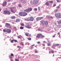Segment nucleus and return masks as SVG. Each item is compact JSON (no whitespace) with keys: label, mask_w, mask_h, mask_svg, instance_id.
Segmentation results:
<instances>
[{"label":"nucleus","mask_w":61,"mask_h":61,"mask_svg":"<svg viewBox=\"0 0 61 61\" xmlns=\"http://www.w3.org/2000/svg\"><path fill=\"white\" fill-rule=\"evenodd\" d=\"M42 45L43 46H45V44H42Z\"/></svg>","instance_id":"nucleus-43"},{"label":"nucleus","mask_w":61,"mask_h":61,"mask_svg":"<svg viewBox=\"0 0 61 61\" xmlns=\"http://www.w3.org/2000/svg\"><path fill=\"white\" fill-rule=\"evenodd\" d=\"M60 34V33L59 32L58 33V35H59V34Z\"/></svg>","instance_id":"nucleus-57"},{"label":"nucleus","mask_w":61,"mask_h":61,"mask_svg":"<svg viewBox=\"0 0 61 61\" xmlns=\"http://www.w3.org/2000/svg\"><path fill=\"white\" fill-rule=\"evenodd\" d=\"M43 43H46V41H44L43 42Z\"/></svg>","instance_id":"nucleus-49"},{"label":"nucleus","mask_w":61,"mask_h":61,"mask_svg":"<svg viewBox=\"0 0 61 61\" xmlns=\"http://www.w3.org/2000/svg\"><path fill=\"white\" fill-rule=\"evenodd\" d=\"M1 9H0V12L1 11Z\"/></svg>","instance_id":"nucleus-59"},{"label":"nucleus","mask_w":61,"mask_h":61,"mask_svg":"<svg viewBox=\"0 0 61 61\" xmlns=\"http://www.w3.org/2000/svg\"><path fill=\"white\" fill-rule=\"evenodd\" d=\"M48 46H51V45H50V43H48L47 44Z\"/></svg>","instance_id":"nucleus-22"},{"label":"nucleus","mask_w":61,"mask_h":61,"mask_svg":"<svg viewBox=\"0 0 61 61\" xmlns=\"http://www.w3.org/2000/svg\"><path fill=\"white\" fill-rule=\"evenodd\" d=\"M34 10H35V11H36L37 10V9L36 8H35L34 9Z\"/></svg>","instance_id":"nucleus-33"},{"label":"nucleus","mask_w":61,"mask_h":61,"mask_svg":"<svg viewBox=\"0 0 61 61\" xmlns=\"http://www.w3.org/2000/svg\"><path fill=\"white\" fill-rule=\"evenodd\" d=\"M14 42H17V40H14Z\"/></svg>","instance_id":"nucleus-41"},{"label":"nucleus","mask_w":61,"mask_h":61,"mask_svg":"<svg viewBox=\"0 0 61 61\" xmlns=\"http://www.w3.org/2000/svg\"><path fill=\"white\" fill-rule=\"evenodd\" d=\"M56 6V4H54L53 5V7H55V6Z\"/></svg>","instance_id":"nucleus-42"},{"label":"nucleus","mask_w":61,"mask_h":61,"mask_svg":"<svg viewBox=\"0 0 61 61\" xmlns=\"http://www.w3.org/2000/svg\"><path fill=\"white\" fill-rule=\"evenodd\" d=\"M11 30L9 29H6V32L10 34V33H11Z\"/></svg>","instance_id":"nucleus-7"},{"label":"nucleus","mask_w":61,"mask_h":61,"mask_svg":"<svg viewBox=\"0 0 61 61\" xmlns=\"http://www.w3.org/2000/svg\"><path fill=\"white\" fill-rule=\"evenodd\" d=\"M9 57H10V58H12V57H11V56H9Z\"/></svg>","instance_id":"nucleus-54"},{"label":"nucleus","mask_w":61,"mask_h":61,"mask_svg":"<svg viewBox=\"0 0 61 61\" xmlns=\"http://www.w3.org/2000/svg\"><path fill=\"white\" fill-rule=\"evenodd\" d=\"M33 3V4H34L35 5H36V4H38V0H34Z\"/></svg>","instance_id":"nucleus-5"},{"label":"nucleus","mask_w":61,"mask_h":61,"mask_svg":"<svg viewBox=\"0 0 61 61\" xmlns=\"http://www.w3.org/2000/svg\"><path fill=\"white\" fill-rule=\"evenodd\" d=\"M7 26H10V24L8 23H6L5 24Z\"/></svg>","instance_id":"nucleus-16"},{"label":"nucleus","mask_w":61,"mask_h":61,"mask_svg":"<svg viewBox=\"0 0 61 61\" xmlns=\"http://www.w3.org/2000/svg\"><path fill=\"white\" fill-rule=\"evenodd\" d=\"M55 15L56 18H61V14L60 13L55 14Z\"/></svg>","instance_id":"nucleus-1"},{"label":"nucleus","mask_w":61,"mask_h":61,"mask_svg":"<svg viewBox=\"0 0 61 61\" xmlns=\"http://www.w3.org/2000/svg\"><path fill=\"white\" fill-rule=\"evenodd\" d=\"M20 21V20L19 19H17L16 20V22H18Z\"/></svg>","instance_id":"nucleus-24"},{"label":"nucleus","mask_w":61,"mask_h":61,"mask_svg":"<svg viewBox=\"0 0 61 61\" xmlns=\"http://www.w3.org/2000/svg\"><path fill=\"white\" fill-rule=\"evenodd\" d=\"M35 45L34 44H33L31 46H34Z\"/></svg>","instance_id":"nucleus-52"},{"label":"nucleus","mask_w":61,"mask_h":61,"mask_svg":"<svg viewBox=\"0 0 61 61\" xmlns=\"http://www.w3.org/2000/svg\"><path fill=\"white\" fill-rule=\"evenodd\" d=\"M55 36H55V35H53L52 37L53 38L55 37Z\"/></svg>","instance_id":"nucleus-44"},{"label":"nucleus","mask_w":61,"mask_h":61,"mask_svg":"<svg viewBox=\"0 0 61 61\" xmlns=\"http://www.w3.org/2000/svg\"><path fill=\"white\" fill-rule=\"evenodd\" d=\"M10 11H11L12 12H14V11H13V10H12V9L11 8H10Z\"/></svg>","instance_id":"nucleus-18"},{"label":"nucleus","mask_w":61,"mask_h":61,"mask_svg":"<svg viewBox=\"0 0 61 61\" xmlns=\"http://www.w3.org/2000/svg\"><path fill=\"white\" fill-rule=\"evenodd\" d=\"M26 20L27 21H30V19H29L28 18H27V19H26Z\"/></svg>","instance_id":"nucleus-26"},{"label":"nucleus","mask_w":61,"mask_h":61,"mask_svg":"<svg viewBox=\"0 0 61 61\" xmlns=\"http://www.w3.org/2000/svg\"><path fill=\"white\" fill-rule=\"evenodd\" d=\"M20 29H23L24 28V27H20Z\"/></svg>","instance_id":"nucleus-28"},{"label":"nucleus","mask_w":61,"mask_h":61,"mask_svg":"<svg viewBox=\"0 0 61 61\" xmlns=\"http://www.w3.org/2000/svg\"><path fill=\"white\" fill-rule=\"evenodd\" d=\"M14 40H11V41H10V42L12 43H14Z\"/></svg>","instance_id":"nucleus-30"},{"label":"nucleus","mask_w":61,"mask_h":61,"mask_svg":"<svg viewBox=\"0 0 61 61\" xmlns=\"http://www.w3.org/2000/svg\"><path fill=\"white\" fill-rule=\"evenodd\" d=\"M54 56V55H53V56Z\"/></svg>","instance_id":"nucleus-63"},{"label":"nucleus","mask_w":61,"mask_h":61,"mask_svg":"<svg viewBox=\"0 0 61 61\" xmlns=\"http://www.w3.org/2000/svg\"><path fill=\"white\" fill-rule=\"evenodd\" d=\"M58 24H61V20H60L58 22Z\"/></svg>","instance_id":"nucleus-21"},{"label":"nucleus","mask_w":61,"mask_h":61,"mask_svg":"<svg viewBox=\"0 0 61 61\" xmlns=\"http://www.w3.org/2000/svg\"><path fill=\"white\" fill-rule=\"evenodd\" d=\"M49 2L50 3H51V4L53 3V1H49Z\"/></svg>","instance_id":"nucleus-20"},{"label":"nucleus","mask_w":61,"mask_h":61,"mask_svg":"<svg viewBox=\"0 0 61 61\" xmlns=\"http://www.w3.org/2000/svg\"><path fill=\"white\" fill-rule=\"evenodd\" d=\"M60 45V44H55V46H59V45Z\"/></svg>","instance_id":"nucleus-31"},{"label":"nucleus","mask_w":61,"mask_h":61,"mask_svg":"<svg viewBox=\"0 0 61 61\" xmlns=\"http://www.w3.org/2000/svg\"><path fill=\"white\" fill-rule=\"evenodd\" d=\"M37 43L38 44H40V42L39 41H38V42H37Z\"/></svg>","instance_id":"nucleus-45"},{"label":"nucleus","mask_w":61,"mask_h":61,"mask_svg":"<svg viewBox=\"0 0 61 61\" xmlns=\"http://www.w3.org/2000/svg\"><path fill=\"white\" fill-rule=\"evenodd\" d=\"M20 25L21 26H24V23H22Z\"/></svg>","instance_id":"nucleus-27"},{"label":"nucleus","mask_w":61,"mask_h":61,"mask_svg":"<svg viewBox=\"0 0 61 61\" xmlns=\"http://www.w3.org/2000/svg\"><path fill=\"white\" fill-rule=\"evenodd\" d=\"M15 61H19V60L17 59H15Z\"/></svg>","instance_id":"nucleus-37"},{"label":"nucleus","mask_w":61,"mask_h":61,"mask_svg":"<svg viewBox=\"0 0 61 61\" xmlns=\"http://www.w3.org/2000/svg\"><path fill=\"white\" fill-rule=\"evenodd\" d=\"M18 6H19L20 7H22V5H21V4H20L19 5H18Z\"/></svg>","instance_id":"nucleus-34"},{"label":"nucleus","mask_w":61,"mask_h":61,"mask_svg":"<svg viewBox=\"0 0 61 61\" xmlns=\"http://www.w3.org/2000/svg\"><path fill=\"white\" fill-rule=\"evenodd\" d=\"M4 12L5 14H6L8 15H10V14H11V12H10V11L8 10H5L4 11Z\"/></svg>","instance_id":"nucleus-4"},{"label":"nucleus","mask_w":61,"mask_h":61,"mask_svg":"<svg viewBox=\"0 0 61 61\" xmlns=\"http://www.w3.org/2000/svg\"><path fill=\"white\" fill-rule=\"evenodd\" d=\"M41 34H38L36 36V37H37V38H41Z\"/></svg>","instance_id":"nucleus-9"},{"label":"nucleus","mask_w":61,"mask_h":61,"mask_svg":"<svg viewBox=\"0 0 61 61\" xmlns=\"http://www.w3.org/2000/svg\"><path fill=\"white\" fill-rule=\"evenodd\" d=\"M57 8H60V6H59L57 7Z\"/></svg>","instance_id":"nucleus-46"},{"label":"nucleus","mask_w":61,"mask_h":61,"mask_svg":"<svg viewBox=\"0 0 61 61\" xmlns=\"http://www.w3.org/2000/svg\"><path fill=\"white\" fill-rule=\"evenodd\" d=\"M29 35V33L26 32L25 33V35L26 36H28Z\"/></svg>","instance_id":"nucleus-15"},{"label":"nucleus","mask_w":61,"mask_h":61,"mask_svg":"<svg viewBox=\"0 0 61 61\" xmlns=\"http://www.w3.org/2000/svg\"><path fill=\"white\" fill-rule=\"evenodd\" d=\"M51 18V19H53V17L51 16V17H50V18Z\"/></svg>","instance_id":"nucleus-36"},{"label":"nucleus","mask_w":61,"mask_h":61,"mask_svg":"<svg viewBox=\"0 0 61 61\" xmlns=\"http://www.w3.org/2000/svg\"><path fill=\"white\" fill-rule=\"evenodd\" d=\"M34 17L32 16H31L30 17V21H34Z\"/></svg>","instance_id":"nucleus-10"},{"label":"nucleus","mask_w":61,"mask_h":61,"mask_svg":"<svg viewBox=\"0 0 61 61\" xmlns=\"http://www.w3.org/2000/svg\"><path fill=\"white\" fill-rule=\"evenodd\" d=\"M43 19V17H38L36 18V20L37 21H38L39 20H41V19Z\"/></svg>","instance_id":"nucleus-8"},{"label":"nucleus","mask_w":61,"mask_h":61,"mask_svg":"<svg viewBox=\"0 0 61 61\" xmlns=\"http://www.w3.org/2000/svg\"><path fill=\"white\" fill-rule=\"evenodd\" d=\"M58 26V28H59L61 27V25H59Z\"/></svg>","instance_id":"nucleus-35"},{"label":"nucleus","mask_w":61,"mask_h":61,"mask_svg":"<svg viewBox=\"0 0 61 61\" xmlns=\"http://www.w3.org/2000/svg\"><path fill=\"white\" fill-rule=\"evenodd\" d=\"M25 27H26L27 28H28V29H31V28H32V27L31 26V25L28 24L26 25Z\"/></svg>","instance_id":"nucleus-6"},{"label":"nucleus","mask_w":61,"mask_h":61,"mask_svg":"<svg viewBox=\"0 0 61 61\" xmlns=\"http://www.w3.org/2000/svg\"><path fill=\"white\" fill-rule=\"evenodd\" d=\"M11 56H14V54H11Z\"/></svg>","instance_id":"nucleus-38"},{"label":"nucleus","mask_w":61,"mask_h":61,"mask_svg":"<svg viewBox=\"0 0 61 61\" xmlns=\"http://www.w3.org/2000/svg\"><path fill=\"white\" fill-rule=\"evenodd\" d=\"M27 39L29 40H31V38H28Z\"/></svg>","instance_id":"nucleus-29"},{"label":"nucleus","mask_w":61,"mask_h":61,"mask_svg":"<svg viewBox=\"0 0 61 61\" xmlns=\"http://www.w3.org/2000/svg\"><path fill=\"white\" fill-rule=\"evenodd\" d=\"M11 18L12 19H14V18H15V17L14 16H12L11 17Z\"/></svg>","instance_id":"nucleus-19"},{"label":"nucleus","mask_w":61,"mask_h":61,"mask_svg":"<svg viewBox=\"0 0 61 61\" xmlns=\"http://www.w3.org/2000/svg\"><path fill=\"white\" fill-rule=\"evenodd\" d=\"M57 9H56L54 10V12L55 13H56V12H57Z\"/></svg>","instance_id":"nucleus-32"},{"label":"nucleus","mask_w":61,"mask_h":61,"mask_svg":"<svg viewBox=\"0 0 61 61\" xmlns=\"http://www.w3.org/2000/svg\"><path fill=\"white\" fill-rule=\"evenodd\" d=\"M35 53H37V51H35Z\"/></svg>","instance_id":"nucleus-48"},{"label":"nucleus","mask_w":61,"mask_h":61,"mask_svg":"<svg viewBox=\"0 0 61 61\" xmlns=\"http://www.w3.org/2000/svg\"><path fill=\"white\" fill-rule=\"evenodd\" d=\"M41 24H42V25H44V24H45V25H48V22L47 21H41Z\"/></svg>","instance_id":"nucleus-2"},{"label":"nucleus","mask_w":61,"mask_h":61,"mask_svg":"<svg viewBox=\"0 0 61 61\" xmlns=\"http://www.w3.org/2000/svg\"><path fill=\"white\" fill-rule=\"evenodd\" d=\"M49 53L50 54H51V51H49Z\"/></svg>","instance_id":"nucleus-51"},{"label":"nucleus","mask_w":61,"mask_h":61,"mask_svg":"<svg viewBox=\"0 0 61 61\" xmlns=\"http://www.w3.org/2000/svg\"><path fill=\"white\" fill-rule=\"evenodd\" d=\"M18 37V38H20H20H21V36H19Z\"/></svg>","instance_id":"nucleus-40"},{"label":"nucleus","mask_w":61,"mask_h":61,"mask_svg":"<svg viewBox=\"0 0 61 61\" xmlns=\"http://www.w3.org/2000/svg\"><path fill=\"white\" fill-rule=\"evenodd\" d=\"M41 38H43V37H45V36H43L42 34H41Z\"/></svg>","instance_id":"nucleus-17"},{"label":"nucleus","mask_w":61,"mask_h":61,"mask_svg":"<svg viewBox=\"0 0 61 61\" xmlns=\"http://www.w3.org/2000/svg\"><path fill=\"white\" fill-rule=\"evenodd\" d=\"M23 12H20L19 13V15L20 16H23Z\"/></svg>","instance_id":"nucleus-12"},{"label":"nucleus","mask_w":61,"mask_h":61,"mask_svg":"<svg viewBox=\"0 0 61 61\" xmlns=\"http://www.w3.org/2000/svg\"><path fill=\"white\" fill-rule=\"evenodd\" d=\"M32 10V8H28L27 9H26L24 11L25 12H31Z\"/></svg>","instance_id":"nucleus-3"},{"label":"nucleus","mask_w":61,"mask_h":61,"mask_svg":"<svg viewBox=\"0 0 61 61\" xmlns=\"http://www.w3.org/2000/svg\"><path fill=\"white\" fill-rule=\"evenodd\" d=\"M43 48V49H45V47Z\"/></svg>","instance_id":"nucleus-60"},{"label":"nucleus","mask_w":61,"mask_h":61,"mask_svg":"<svg viewBox=\"0 0 61 61\" xmlns=\"http://www.w3.org/2000/svg\"><path fill=\"white\" fill-rule=\"evenodd\" d=\"M27 15V13L24 12H23V16H25L26 15Z\"/></svg>","instance_id":"nucleus-11"},{"label":"nucleus","mask_w":61,"mask_h":61,"mask_svg":"<svg viewBox=\"0 0 61 61\" xmlns=\"http://www.w3.org/2000/svg\"><path fill=\"white\" fill-rule=\"evenodd\" d=\"M38 8L39 10H40V7H38Z\"/></svg>","instance_id":"nucleus-50"},{"label":"nucleus","mask_w":61,"mask_h":61,"mask_svg":"<svg viewBox=\"0 0 61 61\" xmlns=\"http://www.w3.org/2000/svg\"><path fill=\"white\" fill-rule=\"evenodd\" d=\"M38 31H41V30L40 29H38Z\"/></svg>","instance_id":"nucleus-53"},{"label":"nucleus","mask_w":61,"mask_h":61,"mask_svg":"<svg viewBox=\"0 0 61 61\" xmlns=\"http://www.w3.org/2000/svg\"><path fill=\"white\" fill-rule=\"evenodd\" d=\"M59 37H60V35L59 36Z\"/></svg>","instance_id":"nucleus-61"},{"label":"nucleus","mask_w":61,"mask_h":61,"mask_svg":"<svg viewBox=\"0 0 61 61\" xmlns=\"http://www.w3.org/2000/svg\"><path fill=\"white\" fill-rule=\"evenodd\" d=\"M19 46H17V47H18V48H19Z\"/></svg>","instance_id":"nucleus-56"},{"label":"nucleus","mask_w":61,"mask_h":61,"mask_svg":"<svg viewBox=\"0 0 61 61\" xmlns=\"http://www.w3.org/2000/svg\"><path fill=\"white\" fill-rule=\"evenodd\" d=\"M8 2H10V0H8Z\"/></svg>","instance_id":"nucleus-55"},{"label":"nucleus","mask_w":61,"mask_h":61,"mask_svg":"<svg viewBox=\"0 0 61 61\" xmlns=\"http://www.w3.org/2000/svg\"><path fill=\"white\" fill-rule=\"evenodd\" d=\"M51 53H52V54L54 53V51L53 50H51Z\"/></svg>","instance_id":"nucleus-25"},{"label":"nucleus","mask_w":61,"mask_h":61,"mask_svg":"<svg viewBox=\"0 0 61 61\" xmlns=\"http://www.w3.org/2000/svg\"><path fill=\"white\" fill-rule=\"evenodd\" d=\"M45 4L46 5H47V6H48V5H49V3L48 2H46L45 3Z\"/></svg>","instance_id":"nucleus-14"},{"label":"nucleus","mask_w":61,"mask_h":61,"mask_svg":"<svg viewBox=\"0 0 61 61\" xmlns=\"http://www.w3.org/2000/svg\"><path fill=\"white\" fill-rule=\"evenodd\" d=\"M6 5V2H4L3 4V6H5V5Z\"/></svg>","instance_id":"nucleus-13"},{"label":"nucleus","mask_w":61,"mask_h":61,"mask_svg":"<svg viewBox=\"0 0 61 61\" xmlns=\"http://www.w3.org/2000/svg\"><path fill=\"white\" fill-rule=\"evenodd\" d=\"M21 43L22 45H23L24 44H23V42H21Z\"/></svg>","instance_id":"nucleus-47"},{"label":"nucleus","mask_w":61,"mask_h":61,"mask_svg":"<svg viewBox=\"0 0 61 61\" xmlns=\"http://www.w3.org/2000/svg\"><path fill=\"white\" fill-rule=\"evenodd\" d=\"M32 48H33V47H31Z\"/></svg>","instance_id":"nucleus-62"},{"label":"nucleus","mask_w":61,"mask_h":61,"mask_svg":"<svg viewBox=\"0 0 61 61\" xmlns=\"http://www.w3.org/2000/svg\"><path fill=\"white\" fill-rule=\"evenodd\" d=\"M3 31L4 32H6V30H5V29H4L3 30Z\"/></svg>","instance_id":"nucleus-23"},{"label":"nucleus","mask_w":61,"mask_h":61,"mask_svg":"<svg viewBox=\"0 0 61 61\" xmlns=\"http://www.w3.org/2000/svg\"><path fill=\"white\" fill-rule=\"evenodd\" d=\"M56 1L57 2H60V1L59 0H56Z\"/></svg>","instance_id":"nucleus-39"},{"label":"nucleus","mask_w":61,"mask_h":61,"mask_svg":"<svg viewBox=\"0 0 61 61\" xmlns=\"http://www.w3.org/2000/svg\"><path fill=\"white\" fill-rule=\"evenodd\" d=\"M52 48H54L53 46H52Z\"/></svg>","instance_id":"nucleus-58"}]
</instances>
